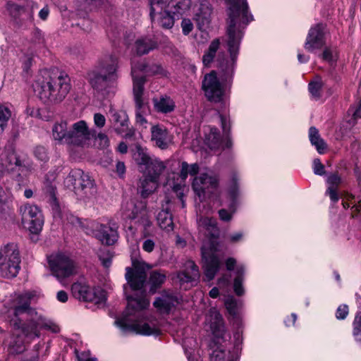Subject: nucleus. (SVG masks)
<instances>
[{
  "mask_svg": "<svg viewBox=\"0 0 361 361\" xmlns=\"http://www.w3.org/2000/svg\"><path fill=\"white\" fill-rule=\"evenodd\" d=\"M151 141L153 145L161 149H166L172 143L173 137L167 128L161 124L151 127Z\"/></svg>",
  "mask_w": 361,
  "mask_h": 361,
  "instance_id": "6ab92c4d",
  "label": "nucleus"
},
{
  "mask_svg": "<svg viewBox=\"0 0 361 361\" xmlns=\"http://www.w3.org/2000/svg\"><path fill=\"white\" fill-rule=\"evenodd\" d=\"M157 222L161 228L166 230L168 231L173 229V222L172 214H170L167 210H161L158 213Z\"/></svg>",
  "mask_w": 361,
  "mask_h": 361,
  "instance_id": "58836bf2",
  "label": "nucleus"
},
{
  "mask_svg": "<svg viewBox=\"0 0 361 361\" xmlns=\"http://www.w3.org/2000/svg\"><path fill=\"white\" fill-rule=\"evenodd\" d=\"M207 320L210 323V328L214 336L218 338L223 337L225 332L223 318L215 308L209 310Z\"/></svg>",
  "mask_w": 361,
  "mask_h": 361,
  "instance_id": "393cba45",
  "label": "nucleus"
},
{
  "mask_svg": "<svg viewBox=\"0 0 361 361\" xmlns=\"http://www.w3.org/2000/svg\"><path fill=\"white\" fill-rule=\"evenodd\" d=\"M92 137L94 138V144L98 147L104 149L109 146V140L106 134L100 133L96 135V131L94 130V135Z\"/></svg>",
  "mask_w": 361,
  "mask_h": 361,
  "instance_id": "864d4df0",
  "label": "nucleus"
},
{
  "mask_svg": "<svg viewBox=\"0 0 361 361\" xmlns=\"http://www.w3.org/2000/svg\"><path fill=\"white\" fill-rule=\"evenodd\" d=\"M341 182V178L337 173L331 174L327 178V183L330 185L329 187H333L334 188H337Z\"/></svg>",
  "mask_w": 361,
  "mask_h": 361,
  "instance_id": "0e129e2a",
  "label": "nucleus"
},
{
  "mask_svg": "<svg viewBox=\"0 0 361 361\" xmlns=\"http://www.w3.org/2000/svg\"><path fill=\"white\" fill-rule=\"evenodd\" d=\"M20 257L18 245L8 243L0 249V273L2 277L11 279L20 269Z\"/></svg>",
  "mask_w": 361,
  "mask_h": 361,
  "instance_id": "6e6552de",
  "label": "nucleus"
},
{
  "mask_svg": "<svg viewBox=\"0 0 361 361\" xmlns=\"http://www.w3.org/2000/svg\"><path fill=\"white\" fill-rule=\"evenodd\" d=\"M220 42L219 39H214L209 44L208 51L202 56V62L204 66H209L213 61L214 58L219 48Z\"/></svg>",
  "mask_w": 361,
  "mask_h": 361,
  "instance_id": "79ce46f5",
  "label": "nucleus"
},
{
  "mask_svg": "<svg viewBox=\"0 0 361 361\" xmlns=\"http://www.w3.org/2000/svg\"><path fill=\"white\" fill-rule=\"evenodd\" d=\"M11 116L9 109L0 104V134L4 131Z\"/></svg>",
  "mask_w": 361,
  "mask_h": 361,
  "instance_id": "8fccbe9b",
  "label": "nucleus"
},
{
  "mask_svg": "<svg viewBox=\"0 0 361 361\" xmlns=\"http://www.w3.org/2000/svg\"><path fill=\"white\" fill-rule=\"evenodd\" d=\"M200 276L198 267L192 260H188L184 264V269L180 271L178 277L183 283L196 281Z\"/></svg>",
  "mask_w": 361,
  "mask_h": 361,
  "instance_id": "a878e982",
  "label": "nucleus"
},
{
  "mask_svg": "<svg viewBox=\"0 0 361 361\" xmlns=\"http://www.w3.org/2000/svg\"><path fill=\"white\" fill-rule=\"evenodd\" d=\"M94 130H90L87 123L80 120L74 123L69 128L68 137V145H72L78 147H85L89 145V142L94 135Z\"/></svg>",
  "mask_w": 361,
  "mask_h": 361,
  "instance_id": "2eb2a0df",
  "label": "nucleus"
},
{
  "mask_svg": "<svg viewBox=\"0 0 361 361\" xmlns=\"http://www.w3.org/2000/svg\"><path fill=\"white\" fill-rule=\"evenodd\" d=\"M155 109L162 114H168L175 109V102L167 95L161 96L159 98L153 99Z\"/></svg>",
  "mask_w": 361,
  "mask_h": 361,
  "instance_id": "c756f323",
  "label": "nucleus"
},
{
  "mask_svg": "<svg viewBox=\"0 0 361 361\" xmlns=\"http://www.w3.org/2000/svg\"><path fill=\"white\" fill-rule=\"evenodd\" d=\"M155 243L154 240L151 239H147L144 240L142 243V249L147 252H152L154 248Z\"/></svg>",
  "mask_w": 361,
  "mask_h": 361,
  "instance_id": "774afa93",
  "label": "nucleus"
},
{
  "mask_svg": "<svg viewBox=\"0 0 361 361\" xmlns=\"http://www.w3.org/2000/svg\"><path fill=\"white\" fill-rule=\"evenodd\" d=\"M144 92V80L142 78L137 79L135 80V85L133 87L134 100L135 102V117L136 122L140 125L147 123V120L143 116L144 102L142 95Z\"/></svg>",
  "mask_w": 361,
  "mask_h": 361,
  "instance_id": "aec40b11",
  "label": "nucleus"
},
{
  "mask_svg": "<svg viewBox=\"0 0 361 361\" xmlns=\"http://www.w3.org/2000/svg\"><path fill=\"white\" fill-rule=\"evenodd\" d=\"M94 123L97 127L102 128L105 125L106 118L103 114L100 113H96L94 115Z\"/></svg>",
  "mask_w": 361,
  "mask_h": 361,
  "instance_id": "338daca9",
  "label": "nucleus"
},
{
  "mask_svg": "<svg viewBox=\"0 0 361 361\" xmlns=\"http://www.w3.org/2000/svg\"><path fill=\"white\" fill-rule=\"evenodd\" d=\"M349 313L348 306L347 305H341L338 307L336 312V317L337 319H345Z\"/></svg>",
  "mask_w": 361,
  "mask_h": 361,
  "instance_id": "bf43d9fd",
  "label": "nucleus"
},
{
  "mask_svg": "<svg viewBox=\"0 0 361 361\" xmlns=\"http://www.w3.org/2000/svg\"><path fill=\"white\" fill-rule=\"evenodd\" d=\"M22 224L32 233H39L43 226L44 219L41 210L36 205L24 204L19 209Z\"/></svg>",
  "mask_w": 361,
  "mask_h": 361,
  "instance_id": "4468645a",
  "label": "nucleus"
},
{
  "mask_svg": "<svg viewBox=\"0 0 361 361\" xmlns=\"http://www.w3.org/2000/svg\"><path fill=\"white\" fill-rule=\"evenodd\" d=\"M225 305L229 314L235 318L238 314L239 302L233 296H230L226 300Z\"/></svg>",
  "mask_w": 361,
  "mask_h": 361,
  "instance_id": "3c124183",
  "label": "nucleus"
},
{
  "mask_svg": "<svg viewBox=\"0 0 361 361\" xmlns=\"http://www.w3.org/2000/svg\"><path fill=\"white\" fill-rule=\"evenodd\" d=\"M157 42L150 37H142L136 40L135 51L137 55L147 54L149 51L157 48Z\"/></svg>",
  "mask_w": 361,
  "mask_h": 361,
  "instance_id": "cd10ccee",
  "label": "nucleus"
},
{
  "mask_svg": "<svg viewBox=\"0 0 361 361\" xmlns=\"http://www.w3.org/2000/svg\"><path fill=\"white\" fill-rule=\"evenodd\" d=\"M309 138L311 144L314 146L319 154H324L326 144L321 137L319 130L314 126L309 129Z\"/></svg>",
  "mask_w": 361,
  "mask_h": 361,
  "instance_id": "72a5a7b5",
  "label": "nucleus"
},
{
  "mask_svg": "<svg viewBox=\"0 0 361 361\" xmlns=\"http://www.w3.org/2000/svg\"><path fill=\"white\" fill-rule=\"evenodd\" d=\"M64 185L80 199H90L95 196L97 191L94 180L80 169L70 171L64 180Z\"/></svg>",
  "mask_w": 361,
  "mask_h": 361,
  "instance_id": "0eeeda50",
  "label": "nucleus"
},
{
  "mask_svg": "<svg viewBox=\"0 0 361 361\" xmlns=\"http://www.w3.org/2000/svg\"><path fill=\"white\" fill-rule=\"evenodd\" d=\"M126 279L128 284L133 290H140L144 287L147 279V274L142 269H133L126 267Z\"/></svg>",
  "mask_w": 361,
  "mask_h": 361,
  "instance_id": "5701e85b",
  "label": "nucleus"
},
{
  "mask_svg": "<svg viewBox=\"0 0 361 361\" xmlns=\"http://www.w3.org/2000/svg\"><path fill=\"white\" fill-rule=\"evenodd\" d=\"M43 193L48 198L49 202H53L54 200H57L56 194V185L47 180L44 182L43 188H42Z\"/></svg>",
  "mask_w": 361,
  "mask_h": 361,
  "instance_id": "09e8293b",
  "label": "nucleus"
},
{
  "mask_svg": "<svg viewBox=\"0 0 361 361\" xmlns=\"http://www.w3.org/2000/svg\"><path fill=\"white\" fill-rule=\"evenodd\" d=\"M221 128L225 136V140L220 135L219 129L215 126H208L205 130L204 143L212 150L230 148L232 146V140L229 135L231 124L227 118L220 115Z\"/></svg>",
  "mask_w": 361,
  "mask_h": 361,
  "instance_id": "9d476101",
  "label": "nucleus"
},
{
  "mask_svg": "<svg viewBox=\"0 0 361 361\" xmlns=\"http://www.w3.org/2000/svg\"><path fill=\"white\" fill-rule=\"evenodd\" d=\"M34 154L42 161H47L49 159L47 149L43 146H37L34 149Z\"/></svg>",
  "mask_w": 361,
  "mask_h": 361,
  "instance_id": "5fc2aeb1",
  "label": "nucleus"
},
{
  "mask_svg": "<svg viewBox=\"0 0 361 361\" xmlns=\"http://www.w3.org/2000/svg\"><path fill=\"white\" fill-rule=\"evenodd\" d=\"M102 0H83V8L88 11H92L100 7L102 4Z\"/></svg>",
  "mask_w": 361,
  "mask_h": 361,
  "instance_id": "4d7b16f0",
  "label": "nucleus"
},
{
  "mask_svg": "<svg viewBox=\"0 0 361 361\" xmlns=\"http://www.w3.org/2000/svg\"><path fill=\"white\" fill-rule=\"evenodd\" d=\"M353 327L355 328V334L357 335L361 329V310L357 312L353 322Z\"/></svg>",
  "mask_w": 361,
  "mask_h": 361,
  "instance_id": "69168bd1",
  "label": "nucleus"
},
{
  "mask_svg": "<svg viewBox=\"0 0 361 361\" xmlns=\"http://www.w3.org/2000/svg\"><path fill=\"white\" fill-rule=\"evenodd\" d=\"M22 7L20 20L32 22L34 13L38 8L37 4L33 0H25V4L22 5Z\"/></svg>",
  "mask_w": 361,
  "mask_h": 361,
  "instance_id": "c9c22d12",
  "label": "nucleus"
},
{
  "mask_svg": "<svg viewBox=\"0 0 361 361\" xmlns=\"http://www.w3.org/2000/svg\"><path fill=\"white\" fill-rule=\"evenodd\" d=\"M68 123L65 121L55 123L52 128L53 138L60 144H68Z\"/></svg>",
  "mask_w": 361,
  "mask_h": 361,
  "instance_id": "bb28decb",
  "label": "nucleus"
},
{
  "mask_svg": "<svg viewBox=\"0 0 361 361\" xmlns=\"http://www.w3.org/2000/svg\"><path fill=\"white\" fill-rule=\"evenodd\" d=\"M99 259L104 267L108 268L111 266L112 256L109 252L101 251L99 254Z\"/></svg>",
  "mask_w": 361,
  "mask_h": 361,
  "instance_id": "13d9d810",
  "label": "nucleus"
},
{
  "mask_svg": "<svg viewBox=\"0 0 361 361\" xmlns=\"http://www.w3.org/2000/svg\"><path fill=\"white\" fill-rule=\"evenodd\" d=\"M238 178L236 176H233L232 178V185L229 189V195L232 200V205L235 203V200L238 195Z\"/></svg>",
  "mask_w": 361,
  "mask_h": 361,
  "instance_id": "6e6d98bb",
  "label": "nucleus"
},
{
  "mask_svg": "<svg viewBox=\"0 0 361 361\" xmlns=\"http://www.w3.org/2000/svg\"><path fill=\"white\" fill-rule=\"evenodd\" d=\"M202 225L206 228L211 238L205 241L201 248L202 268L207 281L212 280L219 271L221 260L220 257L219 244L217 241L219 229L216 220L204 217L200 219Z\"/></svg>",
  "mask_w": 361,
  "mask_h": 361,
  "instance_id": "20e7f679",
  "label": "nucleus"
},
{
  "mask_svg": "<svg viewBox=\"0 0 361 361\" xmlns=\"http://www.w3.org/2000/svg\"><path fill=\"white\" fill-rule=\"evenodd\" d=\"M6 9L13 18L20 20L21 11H23L22 6L13 1H8L6 4Z\"/></svg>",
  "mask_w": 361,
  "mask_h": 361,
  "instance_id": "603ef678",
  "label": "nucleus"
},
{
  "mask_svg": "<svg viewBox=\"0 0 361 361\" xmlns=\"http://www.w3.org/2000/svg\"><path fill=\"white\" fill-rule=\"evenodd\" d=\"M190 6V0H168L166 8H168L173 15H176L181 14L188 10Z\"/></svg>",
  "mask_w": 361,
  "mask_h": 361,
  "instance_id": "e433bc0d",
  "label": "nucleus"
},
{
  "mask_svg": "<svg viewBox=\"0 0 361 361\" xmlns=\"http://www.w3.org/2000/svg\"><path fill=\"white\" fill-rule=\"evenodd\" d=\"M126 299L128 301L126 310L123 312L121 317L116 319L115 325L123 332L136 331L145 336L159 335V330L154 326H151L147 323L142 324H131L133 319L130 316L133 315L137 310L147 308L149 304V301L142 295L137 297L127 295Z\"/></svg>",
  "mask_w": 361,
  "mask_h": 361,
  "instance_id": "423d86ee",
  "label": "nucleus"
},
{
  "mask_svg": "<svg viewBox=\"0 0 361 361\" xmlns=\"http://www.w3.org/2000/svg\"><path fill=\"white\" fill-rule=\"evenodd\" d=\"M51 207L53 216L55 219L63 221L67 217V210L65 207H61L57 200H54L53 202H49Z\"/></svg>",
  "mask_w": 361,
  "mask_h": 361,
  "instance_id": "49530a36",
  "label": "nucleus"
},
{
  "mask_svg": "<svg viewBox=\"0 0 361 361\" xmlns=\"http://www.w3.org/2000/svg\"><path fill=\"white\" fill-rule=\"evenodd\" d=\"M35 294L25 292L16 298L13 317L10 320V326L15 330H20L23 335L32 340L40 336V329H45L53 333H58V325L47 319L39 314L35 308L30 307L31 300Z\"/></svg>",
  "mask_w": 361,
  "mask_h": 361,
  "instance_id": "f03ea898",
  "label": "nucleus"
},
{
  "mask_svg": "<svg viewBox=\"0 0 361 361\" xmlns=\"http://www.w3.org/2000/svg\"><path fill=\"white\" fill-rule=\"evenodd\" d=\"M200 166L197 163L188 164L186 161L181 163V168L180 171V177L182 180H185L188 175L195 176L198 173Z\"/></svg>",
  "mask_w": 361,
  "mask_h": 361,
  "instance_id": "37998d69",
  "label": "nucleus"
},
{
  "mask_svg": "<svg viewBox=\"0 0 361 361\" xmlns=\"http://www.w3.org/2000/svg\"><path fill=\"white\" fill-rule=\"evenodd\" d=\"M168 0H150L149 16L152 22L164 29H171L175 22L173 13L166 8Z\"/></svg>",
  "mask_w": 361,
  "mask_h": 361,
  "instance_id": "f8f14e48",
  "label": "nucleus"
},
{
  "mask_svg": "<svg viewBox=\"0 0 361 361\" xmlns=\"http://www.w3.org/2000/svg\"><path fill=\"white\" fill-rule=\"evenodd\" d=\"M137 72H141L145 74L146 76H157L158 78H169L170 76L169 71L164 67L161 63L149 61H139L131 67V75L133 80V86L135 85V80L137 79L142 78L144 84L146 82L145 76H138Z\"/></svg>",
  "mask_w": 361,
  "mask_h": 361,
  "instance_id": "ddd939ff",
  "label": "nucleus"
},
{
  "mask_svg": "<svg viewBox=\"0 0 361 361\" xmlns=\"http://www.w3.org/2000/svg\"><path fill=\"white\" fill-rule=\"evenodd\" d=\"M32 86L35 92L41 100L58 104L68 94L71 90V79L63 72L54 73L44 71L37 75Z\"/></svg>",
  "mask_w": 361,
  "mask_h": 361,
  "instance_id": "7ed1b4c3",
  "label": "nucleus"
},
{
  "mask_svg": "<svg viewBox=\"0 0 361 361\" xmlns=\"http://www.w3.org/2000/svg\"><path fill=\"white\" fill-rule=\"evenodd\" d=\"M133 157L139 166H146L152 158L147 152V149L142 148L140 145H136L133 150Z\"/></svg>",
  "mask_w": 361,
  "mask_h": 361,
  "instance_id": "a19ab883",
  "label": "nucleus"
},
{
  "mask_svg": "<svg viewBox=\"0 0 361 361\" xmlns=\"http://www.w3.org/2000/svg\"><path fill=\"white\" fill-rule=\"evenodd\" d=\"M90 288L80 283H74L71 286V292L75 298L86 300L85 296L89 293Z\"/></svg>",
  "mask_w": 361,
  "mask_h": 361,
  "instance_id": "a18cd8bd",
  "label": "nucleus"
},
{
  "mask_svg": "<svg viewBox=\"0 0 361 361\" xmlns=\"http://www.w3.org/2000/svg\"><path fill=\"white\" fill-rule=\"evenodd\" d=\"M118 57L114 54L105 55L99 61L97 69L90 73L92 88L104 97L114 94L118 75Z\"/></svg>",
  "mask_w": 361,
  "mask_h": 361,
  "instance_id": "39448f33",
  "label": "nucleus"
},
{
  "mask_svg": "<svg viewBox=\"0 0 361 361\" xmlns=\"http://www.w3.org/2000/svg\"><path fill=\"white\" fill-rule=\"evenodd\" d=\"M85 298V301L92 302L97 305L103 304L106 300L105 291L99 287L90 288L88 295Z\"/></svg>",
  "mask_w": 361,
  "mask_h": 361,
  "instance_id": "ea45409f",
  "label": "nucleus"
},
{
  "mask_svg": "<svg viewBox=\"0 0 361 361\" xmlns=\"http://www.w3.org/2000/svg\"><path fill=\"white\" fill-rule=\"evenodd\" d=\"M157 180L152 179V178L143 175L140 179V184L138 188L142 197H147L152 193L157 188Z\"/></svg>",
  "mask_w": 361,
  "mask_h": 361,
  "instance_id": "2f4dec72",
  "label": "nucleus"
},
{
  "mask_svg": "<svg viewBox=\"0 0 361 361\" xmlns=\"http://www.w3.org/2000/svg\"><path fill=\"white\" fill-rule=\"evenodd\" d=\"M47 260L52 275L59 281L77 274L76 262L64 253L52 254L47 257Z\"/></svg>",
  "mask_w": 361,
  "mask_h": 361,
  "instance_id": "1a4fd4ad",
  "label": "nucleus"
},
{
  "mask_svg": "<svg viewBox=\"0 0 361 361\" xmlns=\"http://www.w3.org/2000/svg\"><path fill=\"white\" fill-rule=\"evenodd\" d=\"M118 228L117 224L112 221L109 222V226L100 224L97 228L96 236L103 244L111 245L118 239Z\"/></svg>",
  "mask_w": 361,
  "mask_h": 361,
  "instance_id": "412c9836",
  "label": "nucleus"
},
{
  "mask_svg": "<svg viewBox=\"0 0 361 361\" xmlns=\"http://www.w3.org/2000/svg\"><path fill=\"white\" fill-rule=\"evenodd\" d=\"M27 155L23 152L12 151L8 153L6 167L10 172H17L20 175L26 168Z\"/></svg>",
  "mask_w": 361,
  "mask_h": 361,
  "instance_id": "4be33fe9",
  "label": "nucleus"
},
{
  "mask_svg": "<svg viewBox=\"0 0 361 361\" xmlns=\"http://www.w3.org/2000/svg\"><path fill=\"white\" fill-rule=\"evenodd\" d=\"M219 185V178L216 175L207 173H201L199 176H195L192 187L195 193L200 199L204 198L206 194H211L217 188Z\"/></svg>",
  "mask_w": 361,
  "mask_h": 361,
  "instance_id": "f3484780",
  "label": "nucleus"
},
{
  "mask_svg": "<svg viewBox=\"0 0 361 361\" xmlns=\"http://www.w3.org/2000/svg\"><path fill=\"white\" fill-rule=\"evenodd\" d=\"M313 171L314 174L323 176L326 173L324 166L322 164L319 159H314L313 161Z\"/></svg>",
  "mask_w": 361,
  "mask_h": 361,
  "instance_id": "052dcab7",
  "label": "nucleus"
},
{
  "mask_svg": "<svg viewBox=\"0 0 361 361\" xmlns=\"http://www.w3.org/2000/svg\"><path fill=\"white\" fill-rule=\"evenodd\" d=\"M195 20L197 23L198 28L202 30L203 27L209 23V18L200 13H197Z\"/></svg>",
  "mask_w": 361,
  "mask_h": 361,
  "instance_id": "e2e57ef3",
  "label": "nucleus"
},
{
  "mask_svg": "<svg viewBox=\"0 0 361 361\" xmlns=\"http://www.w3.org/2000/svg\"><path fill=\"white\" fill-rule=\"evenodd\" d=\"M245 272V268L243 265L241 264L237 267L235 271L236 276L233 281V290L235 293L238 296L243 295L245 293L244 288L243 286Z\"/></svg>",
  "mask_w": 361,
  "mask_h": 361,
  "instance_id": "4c0bfd02",
  "label": "nucleus"
},
{
  "mask_svg": "<svg viewBox=\"0 0 361 361\" xmlns=\"http://www.w3.org/2000/svg\"><path fill=\"white\" fill-rule=\"evenodd\" d=\"M7 343V350L10 354H20L25 350L24 341L20 336L12 335Z\"/></svg>",
  "mask_w": 361,
  "mask_h": 361,
  "instance_id": "f704fd0d",
  "label": "nucleus"
},
{
  "mask_svg": "<svg viewBox=\"0 0 361 361\" xmlns=\"http://www.w3.org/2000/svg\"><path fill=\"white\" fill-rule=\"evenodd\" d=\"M182 32L184 35H189L193 29V24L188 18H183L181 21Z\"/></svg>",
  "mask_w": 361,
  "mask_h": 361,
  "instance_id": "680f3d73",
  "label": "nucleus"
},
{
  "mask_svg": "<svg viewBox=\"0 0 361 361\" xmlns=\"http://www.w3.org/2000/svg\"><path fill=\"white\" fill-rule=\"evenodd\" d=\"M165 168L166 166L164 162L157 159H152L145 166V171L144 175L158 180L159 176L161 174Z\"/></svg>",
  "mask_w": 361,
  "mask_h": 361,
  "instance_id": "7c9ffc66",
  "label": "nucleus"
},
{
  "mask_svg": "<svg viewBox=\"0 0 361 361\" xmlns=\"http://www.w3.org/2000/svg\"><path fill=\"white\" fill-rule=\"evenodd\" d=\"M178 303L177 298L172 293H164L154 302V306L161 313L169 314Z\"/></svg>",
  "mask_w": 361,
  "mask_h": 361,
  "instance_id": "b1692460",
  "label": "nucleus"
},
{
  "mask_svg": "<svg viewBox=\"0 0 361 361\" xmlns=\"http://www.w3.org/2000/svg\"><path fill=\"white\" fill-rule=\"evenodd\" d=\"M323 87V82L320 78L311 81L308 85V90L312 97L317 100L321 97V91Z\"/></svg>",
  "mask_w": 361,
  "mask_h": 361,
  "instance_id": "de8ad7c7",
  "label": "nucleus"
},
{
  "mask_svg": "<svg viewBox=\"0 0 361 361\" xmlns=\"http://www.w3.org/2000/svg\"><path fill=\"white\" fill-rule=\"evenodd\" d=\"M228 355V361H237V357H235L233 354H231L230 352L226 353L224 349L221 347L217 348L214 350L210 355V360L211 361H225L226 356Z\"/></svg>",
  "mask_w": 361,
  "mask_h": 361,
  "instance_id": "c03bdc74",
  "label": "nucleus"
},
{
  "mask_svg": "<svg viewBox=\"0 0 361 361\" xmlns=\"http://www.w3.org/2000/svg\"><path fill=\"white\" fill-rule=\"evenodd\" d=\"M227 6V47L230 58L219 54L216 67L223 82H229L233 75L239 47L243 35V30L252 21L253 16L249 13L246 0H225Z\"/></svg>",
  "mask_w": 361,
  "mask_h": 361,
  "instance_id": "f257e3e1",
  "label": "nucleus"
},
{
  "mask_svg": "<svg viewBox=\"0 0 361 361\" xmlns=\"http://www.w3.org/2000/svg\"><path fill=\"white\" fill-rule=\"evenodd\" d=\"M111 121L115 126L116 131L121 133L128 128V117L124 111H111Z\"/></svg>",
  "mask_w": 361,
  "mask_h": 361,
  "instance_id": "c85d7f7f",
  "label": "nucleus"
},
{
  "mask_svg": "<svg viewBox=\"0 0 361 361\" xmlns=\"http://www.w3.org/2000/svg\"><path fill=\"white\" fill-rule=\"evenodd\" d=\"M326 28L324 23H317L310 27L304 45L307 51L313 52L324 46Z\"/></svg>",
  "mask_w": 361,
  "mask_h": 361,
  "instance_id": "a211bd4d",
  "label": "nucleus"
},
{
  "mask_svg": "<svg viewBox=\"0 0 361 361\" xmlns=\"http://www.w3.org/2000/svg\"><path fill=\"white\" fill-rule=\"evenodd\" d=\"M202 88L209 101L219 102L222 100L224 89L216 76V71H212L204 75Z\"/></svg>",
  "mask_w": 361,
  "mask_h": 361,
  "instance_id": "dca6fc26",
  "label": "nucleus"
},
{
  "mask_svg": "<svg viewBox=\"0 0 361 361\" xmlns=\"http://www.w3.org/2000/svg\"><path fill=\"white\" fill-rule=\"evenodd\" d=\"M121 215L124 220H134L145 230L151 225L145 201L126 202L122 206Z\"/></svg>",
  "mask_w": 361,
  "mask_h": 361,
  "instance_id": "9b49d317",
  "label": "nucleus"
},
{
  "mask_svg": "<svg viewBox=\"0 0 361 361\" xmlns=\"http://www.w3.org/2000/svg\"><path fill=\"white\" fill-rule=\"evenodd\" d=\"M166 274L165 271L161 270H153L150 272L149 283L150 284L149 292L155 293L162 284L165 282Z\"/></svg>",
  "mask_w": 361,
  "mask_h": 361,
  "instance_id": "473e14b6",
  "label": "nucleus"
}]
</instances>
